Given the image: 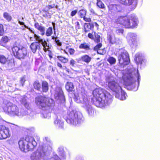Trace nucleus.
I'll use <instances>...</instances> for the list:
<instances>
[{
  "instance_id": "31",
  "label": "nucleus",
  "mask_w": 160,
  "mask_h": 160,
  "mask_svg": "<svg viewBox=\"0 0 160 160\" xmlns=\"http://www.w3.org/2000/svg\"><path fill=\"white\" fill-rule=\"evenodd\" d=\"M4 18L8 22H10L12 20L11 16L7 12H4L3 13Z\"/></svg>"
},
{
  "instance_id": "51",
  "label": "nucleus",
  "mask_w": 160,
  "mask_h": 160,
  "mask_svg": "<svg viewBox=\"0 0 160 160\" xmlns=\"http://www.w3.org/2000/svg\"><path fill=\"white\" fill-rule=\"evenodd\" d=\"M126 98V97L125 96V94L124 93L122 94L121 95V96L120 98V99L121 100H125Z\"/></svg>"
},
{
  "instance_id": "18",
  "label": "nucleus",
  "mask_w": 160,
  "mask_h": 160,
  "mask_svg": "<svg viewBox=\"0 0 160 160\" xmlns=\"http://www.w3.org/2000/svg\"><path fill=\"white\" fill-rule=\"evenodd\" d=\"M34 26L35 28L41 32V35L42 36H43L45 34V28L42 24H40L38 22H37L35 23Z\"/></svg>"
},
{
  "instance_id": "61",
  "label": "nucleus",
  "mask_w": 160,
  "mask_h": 160,
  "mask_svg": "<svg viewBox=\"0 0 160 160\" xmlns=\"http://www.w3.org/2000/svg\"><path fill=\"white\" fill-rule=\"evenodd\" d=\"M29 30L32 33H34V32L32 31V30H30L29 28Z\"/></svg>"
},
{
  "instance_id": "27",
  "label": "nucleus",
  "mask_w": 160,
  "mask_h": 160,
  "mask_svg": "<svg viewBox=\"0 0 160 160\" xmlns=\"http://www.w3.org/2000/svg\"><path fill=\"white\" fill-rule=\"evenodd\" d=\"M79 48L80 49H83L88 51L90 49V45L88 43L86 42H83L80 44Z\"/></svg>"
},
{
  "instance_id": "11",
  "label": "nucleus",
  "mask_w": 160,
  "mask_h": 160,
  "mask_svg": "<svg viewBox=\"0 0 160 160\" xmlns=\"http://www.w3.org/2000/svg\"><path fill=\"white\" fill-rule=\"evenodd\" d=\"M107 85L110 90L116 92H119L122 90L118 83L115 80L109 81Z\"/></svg>"
},
{
  "instance_id": "4",
  "label": "nucleus",
  "mask_w": 160,
  "mask_h": 160,
  "mask_svg": "<svg viewBox=\"0 0 160 160\" xmlns=\"http://www.w3.org/2000/svg\"><path fill=\"white\" fill-rule=\"evenodd\" d=\"M2 108L4 111L10 116H18L21 114L17 106L10 102H4Z\"/></svg>"
},
{
  "instance_id": "5",
  "label": "nucleus",
  "mask_w": 160,
  "mask_h": 160,
  "mask_svg": "<svg viewBox=\"0 0 160 160\" xmlns=\"http://www.w3.org/2000/svg\"><path fill=\"white\" fill-rule=\"evenodd\" d=\"M12 50L14 56L19 59H24L27 56L28 53L27 48L24 47H22L20 48L14 45L12 47Z\"/></svg>"
},
{
  "instance_id": "37",
  "label": "nucleus",
  "mask_w": 160,
  "mask_h": 160,
  "mask_svg": "<svg viewBox=\"0 0 160 160\" xmlns=\"http://www.w3.org/2000/svg\"><path fill=\"white\" fill-rule=\"evenodd\" d=\"M108 40L112 44H113L116 42V40L114 39H113L112 36L111 35H108Z\"/></svg>"
},
{
  "instance_id": "47",
  "label": "nucleus",
  "mask_w": 160,
  "mask_h": 160,
  "mask_svg": "<svg viewBox=\"0 0 160 160\" xmlns=\"http://www.w3.org/2000/svg\"><path fill=\"white\" fill-rule=\"evenodd\" d=\"M26 80L24 77L21 78L20 80V82L22 86H23Z\"/></svg>"
},
{
  "instance_id": "28",
  "label": "nucleus",
  "mask_w": 160,
  "mask_h": 160,
  "mask_svg": "<svg viewBox=\"0 0 160 160\" xmlns=\"http://www.w3.org/2000/svg\"><path fill=\"white\" fill-rule=\"evenodd\" d=\"M57 58L60 62L63 63H68L69 61V59L68 58L61 55L58 56Z\"/></svg>"
},
{
  "instance_id": "15",
  "label": "nucleus",
  "mask_w": 160,
  "mask_h": 160,
  "mask_svg": "<svg viewBox=\"0 0 160 160\" xmlns=\"http://www.w3.org/2000/svg\"><path fill=\"white\" fill-rule=\"evenodd\" d=\"M54 96L55 99H59L60 100H65L63 92L62 89L60 88H58L56 89Z\"/></svg>"
},
{
  "instance_id": "42",
  "label": "nucleus",
  "mask_w": 160,
  "mask_h": 160,
  "mask_svg": "<svg viewBox=\"0 0 160 160\" xmlns=\"http://www.w3.org/2000/svg\"><path fill=\"white\" fill-rule=\"evenodd\" d=\"M97 52L98 54L100 55H103L106 52L105 50L104 49H101L99 50Z\"/></svg>"
},
{
  "instance_id": "52",
  "label": "nucleus",
  "mask_w": 160,
  "mask_h": 160,
  "mask_svg": "<svg viewBox=\"0 0 160 160\" xmlns=\"http://www.w3.org/2000/svg\"><path fill=\"white\" fill-rule=\"evenodd\" d=\"M90 26V28L91 29V30H93L94 28V25L93 23H88Z\"/></svg>"
},
{
  "instance_id": "20",
  "label": "nucleus",
  "mask_w": 160,
  "mask_h": 160,
  "mask_svg": "<svg viewBox=\"0 0 160 160\" xmlns=\"http://www.w3.org/2000/svg\"><path fill=\"white\" fill-rule=\"evenodd\" d=\"M10 41L9 37L6 36H3L0 40V45L6 47V44Z\"/></svg>"
},
{
  "instance_id": "56",
  "label": "nucleus",
  "mask_w": 160,
  "mask_h": 160,
  "mask_svg": "<svg viewBox=\"0 0 160 160\" xmlns=\"http://www.w3.org/2000/svg\"><path fill=\"white\" fill-rule=\"evenodd\" d=\"M48 55L50 58V59H51L52 58V53H49L48 54Z\"/></svg>"
},
{
  "instance_id": "40",
  "label": "nucleus",
  "mask_w": 160,
  "mask_h": 160,
  "mask_svg": "<svg viewBox=\"0 0 160 160\" xmlns=\"http://www.w3.org/2000/svg\"><path fill=\"white\" fill-rule=\"evenodd\" d=\"M5 33V31L3 24L0 23V36H2Z\"/></svg>"
},
{
  "instance_id": "6",
  "label": "nucleus",
  "mask_w": 160,
  "mask_h": 160,
  "mask_svg": "<svg viewBox=\"0 0 160 160\" xmlns=\"http://www.w3.org/2000/svg\"><path fill=\"white\" fill-rule=\"evenodd\" d=\"M88 37L91 40H93L95 43H98L93 48L94 51L97 52L101 49L102 45V43H99L100 42L101 37L98 33H97L95 31H93L92 32H89L88 33Z\"/></svg>"
},
{
  "instance_id": "14",
  "label": "nucleus",
  "mask_w": 160,
  "mask_h": 160,
  "mask_svg": "<svg viewBox=\"0 0 160 160\" xmlns=\"http://www.w3.org/2000/svg\"><path fill=\"white\" fill-rule=\"evenodd\" d=\"M57 5L55 6V4H53L52 5H48L46 7V8H44L42 10V12L43 13L42 15L44 17L50 18L51 14H50L49 11H51L50 10L54 8H57Z\"/></svg>"
},
{
  "instance_id": "64",
  "label": "nucleus",
  "mask_w": 160,
  "mask_h": 160,
  "mask_svg": "<svg viewBox=\"0 0 160 160\" xmlns=\"http://www.w3.org/2000/svg\"><path fill=\"white\" fill-rule=\"evenodd\" d=\"M84 101L85 100H87V98H85V100H83Z\"/></svg>"
},
{
  "instance_id": "58",
  "label": "nucleus",
  "mask_w": 160,
  "mask_h": 160,
  "mask_svg": "<svg viewBox=\"0 0 160 160\" xmlns=\"http://www.w3.org/2000/svg\"><path fill=\"white\" fill-rule=\"evenodd\" d=\"M52 39L53 40H54L55 41V39H58V38L56 37H55L54 36H52Z\"/></svg>"
},
{
  "instance_id": "46",
  "label": "nucleus",
  "mask_w": 160,
  "mask_h": 160,
  "mask_svg": "<svg viewBox=\"0 0 160 160\" xmlns=\"http://www.w3.org/2000/svg\"><path fill=\"white\" fill-rule=\"evenodd\" d=\"M55 42L57 45L58 46H61L62 45V42L58 38V39H55Z\"/></svg>"
},
{
  "instance_id": "1",
  "label": "nucleus",
  "mask_w": 160,
  "mask_h": 160,
  "mask_svg": "<svg viewBox=\"0 0 160 160\" xmlns=\"http://www.w3.org/2000/svg\"><path fill=\"white\" fill-rule=\"evenodd\" d=\"M92 100L97 107L103 108L110 104L112 101V96L109 93L101 88H96L92 92Z\"/></svg>"
},
{
  "instance_id": "10",
  "label": "nucleus",
  "mask_w": 160,
  "mask_h": 160,
  "mask_svg": "<svg viewBox=\"0 0 160 160\" xmlns=\"http://www.w3.org/2000/svg\"><path fill=\"white\" fill-rule=\"evenodd\" d=\"M129 18L127 16L119 17L116 20V23L119 24L124 26L125 28H128L130 26Z\"/></svg>"
},
{
  "instance_id": "13",
  "label": "nucleus",
  "mask_w": 160,
  "mask_h": 160,
  "mask_svg": "<svg viewBox=\"0 0 160 160\" xmlns=\"http://www.w3.org/2000/svg\"><path fill=\"white\" fill-rule=\"evenodd\" d=\"M128 42L132 48H137L139 43L137 39V35L134 33L130 35Z\"/></svg>"
},
{
  "instance_id": "17",
  "label": "nucleus",
  "mask_w": 160,
  "mask_h": 160,
  "mask_svg": "<svg viewBox=\"0 0 160 160\" xmlns=\"http://www.w3.org/2000/svg\"><path fill=\"white\" fill-rule=\"evenodd\" d=\"M11 60L3 55L0 54V63L2 64H7L9 65L11 63Z\"/></svg>"
},
{
  "instance_id": "36",
  "label": "nucleus",
  "mask_w": 160,
  "mask_h": 160,
  "mask_svg": "<svg viewBox=\"0 0 160 160\" xmlns=\"http://www.w3.org/2000/svg\"><path fill=\"white\" fill-rule=\"evenodd\" d=\"M134 60L137 64L141 63L142 62L141 58L139 55L136 56Z\"/></svg>"
},
{
  "instance_id": "16",
  "label": "nucleus",
  "mask_w": 160,
  "mask_h": 160,
  "mask_svg": "<svg viewBox=\"0 0 160 160\" xmlns=\"http://www.w3.org/2000/svg\"><path fill=\"white\" fill-rule=\"evenodd\" d=\"M30 47L31 51L33 53H35L37 50H40L41 49L40 43L37 42H32L31 44Z\"/></svg>"
},
{
  "instance_id": "48",
  "label": "nucleus",
  "mask_w": 160,
  "mask_h": 160,
  "mask_svg": "<svg viewBox=\"0 0 160 160\" xmlns=\"http://www.w3.org/2000/svg\"><path fill=\"white\" fill-rule=\"evenodd\" d=\"M75 61L73 59H71L69 62V64L72 67H74L76 63Z\"/></svg>"
},
{
  "instance_id": "21",
  "label": "nucleus",
  "mask_w": 160,
  "mask_h": 160,
  "mask_svg": "<svg viewBox=\"0 0 160 160\" xmlns=\"http://www.w3.org/2000/svg\"><path fill=\"white\" fill-rule=\"evenodd\" d=\"M129 24L130 26L128 28H133L137 26L138 23L136 18L133 17H131L129 18Z\"/></svg>"
},
{
  "instance_id": "43",
  "label": "nucleus",
  "mask_w": 160,
  "mask_h": 160,
  "mask_svg": "<svg viewBox=\"0 0 160 160\" xmlns=\"http://www.w3.org/2000/svg\"><path fill=\"white\" fill-rule=\"evenodd\" d=\"M82 18L85 22H88V23L91 22L92 21L91 18H90L87 17L86 16Z\"/></svg>"
},
{
  "instance_id": "2",
  "label": "nucleus",
  "mask_w": 160,
  "mask_h": 160,
  "mask_svg": "<svg viewBox=\"0 0 160 160\" xmlns=\"http://www.w3.org/2000/svg\"><path fill=\"white\" fill-rule=\"evenodd\" d=\"M18 148L24 152L32 151L36 147L37 143L34 138L30 135H27L21 138L18 142Z\"/></svg>"
},
{
  "instance_id": "41",
  "label": "nucleus",
  "mask_w": 160,
  "mask_h": 160,
  "mask_svg": "<svg viewBox=\"0 0 160 160\" xmlns=\"http://www.w3.org/2000/svg\"><path fill=\"white\" fill-rule=\"evenodd\" d=\"M87 111L88 113L90 115H93L94 113V111L92 107H88Z\"/></svg>"
},
{
  "instance_id": "59",
  "label": "nucleus",
  "mask_w": 160,
  "mask_h": 160,
  "mask_svg": "<svg viewBox=\"0 0 160 160\" xmlns=\"http://www.w3.org/2000/svg\"><path fill=\"white\" fill-rule=\"evenodd\" d=\"M52 25H53V28L54 29H55V23L53 22H52Z\"/></svg>"
},
{
  "instance_id": "38",
  "label": "nucleus",
  "mask_w": 160,
  "mask_h": 160,
  "mask_svg": "<svg viewBox=\"0 0 160 160\" xmlns=\"http://www.w3.org/2000/svg\"><path fill=\"white\" fill-rule=\"evenodd\" d=\"M115 32L117 35H120L123 34L124 29L122 28H118L116 29Z\"/></svg>"
},
{
  "instance_id": "35",
  "label": "nucleus",
  "mask_w": 160,
  "mask_h": 160,
  "mask_svg": "<svg viewBox=\"0 0 160 160\" xmlns=\"http://www.w3.org/2000/svg\"><path fill=\"white\" fill-rule=\"evenodd\" d=\"M52 27H49L46 30V35L47 36H51L52 34Z\"/></svg>"
},
{
  "instance_id": "9",
  "label": "nucleus",
  "mask_w": 160,
  "mask_h": 160,
  "mask_svg": "<svg viewBox=\"0 0 160 160\" xmlns=\"http://www.w3.org/2000/svg\"><path fill=\"white\" fill-rule=\"evenodd\" d=\"M118 59L119 64L122 65H127L130 63L129 54L125 51L121 52L118 57Z\"/></svg>"
},
{
  "instance_id": "54",
  "label": "nucleus",
  "mask_w": 160,
  "mask_h": 160,
  "mask_svg": "<svg viewBox=\"0 0 160 160\" xmlns=\"http://www.w3.org/2000/svg\"><path fill=\"white\" fill-rule=\"evenodd\" d=\"M19 22V23L20 25H24V27L26 28H28V27L25 25H24V22H20V21H19L18 22Z\"/></svg>"
},
{
  "instance_id": "26",
  "label": "nucleus",
  "mask_w": 160,
  "mask_h": 160,
  "mask_svg": "<svg viewBox=\"0 0 160 160\" xmlns=\"http://www.w3.org/2000/svg\"><path fill=\"white\" fill-rule=\"evenodd\" d=\"M40 43L42 44L43 47V50L45 52L49 50L50 47L49 44H48L47 42L45 40H43L42 42Z\"/></svg>"
},
{
  "instance_id": "53",
  "label": "nucleus",
  "mask_w": 160,
  "mask_h": 160,
  "mask_svg": "<svg viewBox=\"0 0 160 160\" xmlns=\"http://www.w3.org/2000/svg\"><path fill=\"white\" fill-rule=\"evenodd\" d=\"M57 66L60 68H62V66L60 63L59 62H58L57 63Z\"/></svg>"
},
{
  "instance_id": "50",
  "label": "nucleus",
  "mask_w": 160,
  "mask_h": 160,
  "mask_svg": "<svg viewBox=\"0 0 160 160\" xmlns=\"http://www.w3.org/2000/svg\"><path fill=\"white\" fill-rule=\"evenodd\" d=\"M77 12L78 11L77 10L72 11L71 12L70 15L72 17L74 16L76 14Z\"/></svg>"
},
{
  "instance_id": "32",
  "label": "nucleus",
  "mask_w": 160,
  "mask_h": 160,
  "mask_svg": "<svg viewBox=\"0 0 160 160\" xmlns=\"http://www.w3.org/2000/svg\"><path fill=\"white\" fill-rule=\"evenodd\" d=\"M96 4L97 6L101 9L105 8L104 4L101 0H97Z\"/></svg>"
},
{
  "instance_id": "39",
  "label": "nucleus",
  "mask_w": 160,
  "mask_h": 160,
  "mask_svg": "<svg viewBox=\"0 0 160 160\" xmlns=\"http://www.w3.org/2000/svg\"><path fill=\"white\" fill-rule=\"evenodd\" d=\"M34 37L35 39L38 41V42L40 43L44 40H43L40 36L36 35V34H34Z\"/></svg>"
},
{
  "instance_id": "33",
  "label": "nucleus",
  "mask_w": 160,
  "mask_h": 160,
  "mask_svg": "<svg viewBox=\"0 0 160 160\" xmlns=\"http://www.w3.org/2000/svg\"><path fill=\"white\" fill-rule=\"evenodd\" d=\"M90 26L88 23H85L84 25V31L85 33L88 32L91 30Z\"/></svg>"
},
{
  "instance_id": "62",
  "label": "nucleus",
  "mask_w": 160,
  "mask_h": 160,
  "mask_svg": "<svg viewBox=\"0 0 160 160\" xmlns=\"http://www.w3.org/2000/svg\"><path fill=\"white\" fill-rule=\"evenodd\" d=\"M63 52H64L65 53H67V52H66V50H64H64H63Z\"/></svg>"
},
{
  "instance_id": "30",
  "label": "nucleus",
  "mask_w": 160,
  "mask_h": 160,
  "mask_svg": "<svg viewBox=\"0 0 160 160\" xmlns=\"http://www.w3.org/2000/svg\"><path fill=\"white\" fill-rule=\"evenodd\" d=\"M82 60L87 63H88L91 59V57L87 55H85L81 57Z\"/></svg>"
},
{
  "instance_id": "44",
  "label": "nucleus",
  "mask_w": 160,
  "mask_h": 160,
  "mask_svg": "<svg viewBox=\"0 0 160 160\" xmlns=\"http://www.w3.org/2000/svg\"><path fill=\"white\" fill-rule=\"evenodd\" d=\"M75 27L76 29H81V27L80 23L78 21L76 22L75 23Z\"/></svg>"
},
{
  "instance_id": "19",
  "label": "nucleus",
  "mask_w": 160,
  "mask_h": 160,
  "mask_svg": "<svg viewBox=\"0 0 160 160\" xmlns=\"http://www.w3.org/2000/svg\"><path fill=\"white\" fill-rule=\"evenodd\" d=\"M32 160H43L42 153L40 152L37 151L31 157Z\"/></svg>"
},
{
  "instance_id": "60",
  "label": "nucleus",
  "mask_w": 160,
  "mask_h": 160,
  "mask_svg": "<svg viewBox=\"0 0 160 160\" xmlns=\"http://www.w3.org/2000/svg\"><path fill=\"white\" fill-rule=\"evenodd\" d=\"M94 23L96 26H98L99 25L97 22H95Z\"/></svg>"
},
{
  "instance_id": "12",
  "label": "nucleus",
  "mask_w": 160,
  "mask_h": 160,
  "mask_svg": "<svg viewBox=\"0 0 160 160\" xmlns=\"http://www.w3.org/2000/svg\"><path fill=\"white\" fill-rule=\"evenodd\" d=\"M108 8L109 13L113 15L121 11V7L118 5L110 4L108 5Z\"/></svg>"
},
{
  "instance_id": "25",
  "label": "nucleus",
  "mask_w": 160,
  "mask_h": 160,
  "mask_svg": "<svg viewBox=\"0 0 160 160\" xmlns=\"http://www.w3.org/2000/svg\"><path fill=\"white\" fill-rule=\"evenodd\" d=\"M33 88L38 91H40L41 89V84L38 80H36L33 83Z\"/></svg>"
},
{
  "instance_id": "8",
  "label": "nucleus",
  "mask_w": 160,
  "mask_h": 160,
  "mask_svg": "<svg viewBox=\"0 0 160 160\" xmlns=\"http://www.w3.org/2000/svg\"><path fill=\"white\" fill-rule=\"evenodd\" d=\"M10 136L8 125L7 124L0 125V139H3Z\"/></svg>"
},
{
  "instance_id": "63",
  "label": "nucleus",
  "mask_w": 160,
  "mask_h": 160,
  "mask_svg": "<svg viewBox=\"0 0 160 160\" xmlns=\"http://www.w3.org/2000/svg\"><path fill=\"white\" fill-rule=\"evenodd\" d=\"M66 49H68V46H66Z\"/></svg>"
},
{
  "instance_id": "49",
  "label": "nucleus",
  "mask_w": 160,
  "mask_h": 160,
  "mask_svg": "<svg viewBox=\"0 0 160 160\" xmlns=\"http://www.w3.org/2000/svg\"><path fill=\"white\" fill-rule=\"evenodd\" d=\"M51 160H61L60 158L57 155H55L52 157L51 159Z\"/></svg>"
},
{
  "instance_id": "45",
  "label": "nucleus",
  "mask_w": 160,
  "mask_h": 160,
  "mask_svg": "<svg viewBox=\"0 0 160 160\" xmlns=\"http://www.w3.org/2000/svg\"><path fill=\"white\" fill-rule=\"evenodd\" d=\"M68 51L70 55H72L74 54L75 50L74 48H68Z\"/></svg>"
},
{
  "instance_id": "57",
  "label": "nucleus",
  "mask_w": 160,
  "mask_h": 160,
  "mask_svg": "<svg viewBox=\"0 0 160 160\" xmlns=\"http://www.w3.org/2000/svg\"><path fill=\"white\" fill-rule=\"evenodd\" d=\"M90 12L92 14H95V12L93 9H91L90 10Z\"/></svg>"
},
{
  "instance_id": "23",
  "label": "nucleus",
  "mask_w": 160,
  "mask_h": 160,
  "mask_svg": "<svg viewBox=\"0 0 160 160\" xmlns=\"http://www.w3.org/2000/svg\"><path fill=\"white\" fill-rule=\"evenodd\" d=\"M66 90L68 92L73 91L74 90V86L72 83L70 82H67L65 87Z\"/></svg>"
},
{
  "instance_id": "34",
  "label": "nucleus",
  "mask_w": 160,
  "mask_h": 160,
  "mask_svg": "<svg viewBox=\"0 0 160 160\" xmlns=\"http://www.w3.org/2000/svg\"><path fill=\"white\" fill-rule=\"evenodd\" d=\"M107 61L110 65H113L116 63V59L112 57H110L107 59Z\"/></svg>"
},
{
  "instance_id": "7",
  "label": "nucleus",
  "mask_w": 160,
  "mask_h": 160,
  "mask_svg": "<svg viewBox=\"0 0 160 160\" xmlns=\"http://www.w3.org/2000/svg\"><path fill=\"white\" fill-rule=\"evenodd\" d=\"M35 103L41 108L50 107L51 103L49 98L42 96H39L35 98Z\"/></svg>"
},
{
  "instance_id": "24",
  "label": "nucleus",
  "mask_w": 160,
  "mask_h": 160,
  "mask_svg": "<svg viewBox=\"0 0 160 160\" xmlns=\"http://www.w3.org/2000/svg\"><path fill=\"white\" fill-rule=\"evenodd\" d=\"M118 2L126 6H130L134 2L137 0H118Z\"/></svg>"
},
{
  "instance_id": "55",
  "label": "nucleus",
  "mask_w": 160,
  "mask_h": 160,
  "mask_svg": "<svg viewBox=\"0 0 160 160\" xmlns=\"http://www.w3.org/2000/svg\"><path fill=\"white\" fill-rule=\"evenodd\" d=\"M65 69L66 70V71L69 73L71 72L70 70L67 68L66 66L65 67Z\"/></svg>"
},
{
  "instance_id": "29",
  "label": "nucleus",
  "mask_w": 160,
  "mask_h": 160,
  "mask_svg": "<svg viewBox=\"0 0 160 160\" xmlns=\"http://www.w3.org/2000/svg\"><path fill=\"white\" fill-rule=\"evenodd\" d=\"M87 10L85 9H82L79 10L78 12V14L80 18H83L86 15Z\"/></svg>"
},
{
  "instance_id": "22",
  "label": "nucleus",
  "mask_w": 160,
  "mask_h": 160,
  "mask_svg": "<svg viewBox=\"0 0 160 160\" xmlns=\"http://www.w3.org/2000/svg\"><path fill=\"white\" fill-rule=\"evenodd\" d=\"M41 89L43 92H47L49 90V84L47 82L43 81L41 82Z\"/></svg>"
},
{
  "instance_id": "3",
  "label": "nucleus",
  "mask_w": 160,
  "mask_h": 160,
  "mask_svg": "<svg viewBox=\"0 0 160 160\" xmlns=\"http://www.w3.org/2000/svg\"><path fill=\"white\" fill-rule=\"evenodd\" d=\"M82 115L80 112L74 110L68 111L66 117V121L69 123L76 124L82 121Z\"/></svg>"
}]
</instances>
